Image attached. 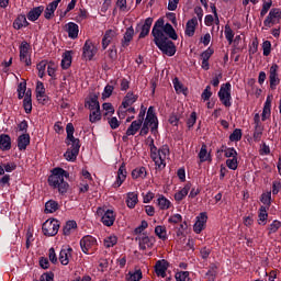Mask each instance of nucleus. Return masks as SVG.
Wrapping results in <instances>:
<instances>
[{
	"mask_svg": "<svg viewBox=\"0 0 281 281\" xmlns=\"http://www.w3.org/2000/svg\"><path fill=\"white\" fill-rule=\"evenodd\" d=\"M126 181V167L123 165L120 167L117 172L116 181L114 182V188H120Z\"/></svg>",
	"mask_w": 281,
	"mask_h": 281,
	"instance_id": "nucleus-29",
	"label": "nucleus"
},
{
	"mask_svg": "<svg viewBox=\"0 0 281 281\" xmlns=\"http://www.w3.org/2000/svg\"><path fill=\"white\" fill-rule=\"evenodd\" d=\"M142 280V270L131 271L126 276V281H139Z\"/></svg>",
	"mask_w": 281,
	"mask_h": 281,
	"instance_id": "nucleus-46",
	"label": "nucleus"
},
{
	"mask_svg": "<svg viewBox=\"0 0 281 281\" xmlns=\"http://www.w3.org/2000/svg\"><path fill=\"white\" fill-rule=\"evenodd\" d=\"M173 87L177 93H182L183 95H188V88H186L183 83L179 82L178 78L173 79Z\"/></svg>",
	"mask_w": 281,
	"mask_h": 281,
	"instance_id": "nucleus-44",
	"label": "nucleus"
},
{
	"mask_svg": "<svg viewBox=\"0 0 281 281\" xmlns=\"http://www.w3.org/2000/svg\"><path fill=\"white\" fill-rule=\"evenodd\" d=\"M117 245V237L115 235H110L104 238V247L111 248Z\"/></svg>",
	"mask_w": 281,
	"mask_h": 281,
	"instance_id": "nucleus-48",
	"label": "nucleus"
},
{
	"mask_svg": "<svg viewBox=\"0 0 281 281\" xmlns=\"http://www.w3.org/2000/svg\"><path fill=\"white\" fill-rule=\"evenodd\" d=\"M43 10H45L43 7H36L31 10L27 14L29 21H38V18L43 14Z\"/></svg>",
	"mask_w": 281,
	"mask_h": 281,
	"instance_id": "nucleus-33",
	"label": "nucleus"
},
{
	"mask_svg": "<svg viewBox=\"0 0 281 281\" xmlns=\"http://www.w3.org/2000/svg\"><path fill=\"white\" fill-rule=\"evenodd\" d=\"M213 54H214V48L209 47L206 50H204L201 54V58H202V60H210V58H212Z\"/></svg>",
	"mask_w": 281,
	"mask_h": 281,
	"instance_id": "nucleus-62",
	"label": "nucleus"
},
{
	"mask_svg": "<svg viewBox=\"0 0 281 281\" xmlns=\"http://www.w3.org/2000/svg\"><path fill=\"white\" fill-rule=\"evenodd\" d=\"M144 117H146V106L142 105L137 120L132 122V124L126 131V135H136L137 131L142 128V124H144Z\"/></svg>",
	"mask_w": 281,
	"mask_h": 281,
	"instance_id": "nucleus-8",
	"label": "nucleus"
},
{
	"mask_svg": "<svg viewBox=\"0 0 281 281\" xmlns=\"http://www.w3.org/2000/svg\"><path fill=\"white\" fill-rule=\"evenodd\" d=\"M280 66L278 64H272L269 69V82H270V89L274 91V89H278V85H280Z\"/></svg>",
	"mask_w": 281,
	"mask_h": 281,
	"instance_id": "nucleus-12",
	"label": "nucleus"
},
{
	"mask_svg": "<svg viewBox=\"0 0 281 281\" xmlns=\"http://www.w3.org/2000/svg\"><path fill=\"white\" fill-rule=\"evenodd\" d=\"M229 139L232 142H240V139H243V131L240 128L234 130V132L229 136Z\"/></svg>",
	"mask_w": 281,
	"mask_h": 281,
	"instance_id": "nucleus-53",
	"label": "nucleus"
},
{
	"mask_svg": "<svg viewBox=\"0 0 281 281\" xmlns=\"http://www.w3.org/2000/svg\"><path fill=\"white\" fill-rule=\"evenodd\" d=\"M157 206L159 210H170V207H172V202H170V200L165 195L160 194L157 198Z\"/></svg>",
	"mask_w": 281,
	"mask_h": 281,
	"instance_id": "nucleus-27",
	"label": "nucleus"
},
{
	"mask_svg": "<svg viewBox=\"0 0 281 281\" xmlns=\"http://www.w3.org/2000/svg\"><path fill=\"white\" fill-rule=\"evenodd\" d=\"M132 179H146V168L139 167L132 171Z\"/></svg>",
	"mask_w": 281,
	"mask_h": 281,
	"instance_id": "nucleus-43",
	"label": "nucleus"
},
{
	"mask_svg": "<svg viewBox=\"0 0 281 281\" xmlns=\"http://www.w3.org/2000/svg\"><path fill=\"white\" fill-rule=\"evenodd\" d=\"M125 203L127 207H130V210H135V205L139 203V195L137 194V192H128L126 194Z\"/></svg>",
	"mask_w": 281,
	"mask_h": 281,
	"instance_id": "nucleus-21",
	"label": "nucleus"
},
{
	"mask_svg": "<svg viewBox=\"0 0 281 281\" xmlns=\"http://www.w3.org/2000/svg\"><path fill=\"white\" fill-rule=\"evenodd\" d=\"M36 99L41 104H45L47 101V94L45 93V85L42 81H37L36 83Z\"/></svg>",
	"mask_w": 281,
	"mask_h": 281,
	"instance_id": "nucleus-20",
	"label": "nucleus"
},
{
	"mask_svg": "<svg viewBox=\"0 0 281 281\" xmlns=\"http://www.w3.org/2000/svg\"><path fill=\"white\" fill-rule=\"evenodd\" d=\"M281 227V222L278 220H274L268 227V234H276V232H278V229H280Z\"/></svg>",
	"mask_w": 281,
	"mask_h": 281,
	"instance_id": "nucleus-52",
	"label": "nucleus"
},
{
	"mask_svg": "<svg viewBox=\"0 0 281 281\" xmlns=\"http://www.w3.org/2000/svg\"><path fill=\"white\" fill-rule=\"evenodd\" d=\"M273 101V97L268 95L263 105L261 120L265 122L266 120H269L271 117V102Z\"/></svg>",
	"mask_w": 281,
	"mask_h": 281,
	"instance_id": "nucleus-22",
	"label": "nucleus"
},
{
	"mask_svg": "<svg viewBox=\"0 0 281 281\" xmlns=\"http://www.w3.org/2000/svg\"><path fill=\"white\" fill-rule=\"evenodd\" d=\"M58 229H60V222L55 218L47 220L42 226L44 236H56V234H58Z\"/></svg>",
	"mask_w": 281,
	"mask_h": 281,
	"instance_id": "nucleus-10",
	"label": "nucleus"
},
{
	"mask_svg": "<svg viewBox=\"0 0 281 281\" xmlns=\"http://www.w3.org/2000/svg\"><path fill=\"white\" fill-rule=\"evenodd\" d=\"M75 131L74 124L68 123L66 126V145L68 149L64 154L66 161H76L78 159V153H80V139L74 137Z\"/></svg>",
	"mask_w": 281,
	"mask_h": 281,
	"instance_id": "nucleus-2",
	"label": "nucleus"
},
{
	"mask_svg": "<svg viewBox=\"0 0 281 281\" xmlns=\"http://www.w3.org/2000/svg\"><path fill=\"white\" fill-rule=\"evenodd\" d=\"M135 34V30L133 27H128L124 34L123 41H122V46L123 47H128L131 45V42L133 41V36Z\"/></svg>",
	"mask_w": 281,
	"mask_h": 281,
	"instance_id": "nucleus-31",
	"label": "nucleus"
},
{
	"mask_svg": "<svg viewBox=\"0 0 281 281\" xmlns=\"http://www.w3.org/2000/svg\"><path fill=\"white\" fill-rule=\"evenodd\" d=\"M177 281H190V272L188 271H180L176 273Z\"/></svg>",
	"mask_w": 281,
	"mask_h": 281,
	"instance_id": "nucleus-57",
	"label": "nucleus"
},
{
	"mask_svg": "<svg viewBox=\"0 0 281 281\" xmlns=\"http://www.w3.org/2000/svg\"><path fill=\"white\" fill-rule=\"evenodd\" d=\"M199 25V20L196 18H192L187 22L184 33L187 36H192L194 32H196V26Z\"/></svg>",
	"mask_w": 281,
	"mask_h": 281,
	"instance_id": "nucleus-26",
	"label": "nucleus"
},
{
	"mask_svg": "<svg viewBox=\"0 0 281 281\" xmlns=\"http://www.w3.org/2000/svg\"><path fill=\"white\" fill-rule=\"evenodd\" d=\"M204 23L207 26L214 25V23H216V25H218V15H216V13H215V19H214V15H206L204 19Z\"/></svg>",
	"mask_w": 281,
	"mask_h": 281,
	"instance_id": "nucleus-56",
	"label": "nucleus"
},
{
	"mask_svg": "<svg viewBox=\"0 0 281 281\" xmlns=\"http://www.w3.org/2000/svg\"><path fill=\"white\" fill-rule=\"evenodd\" d=\"M199 159L202 164L210 159V153H207V145H205V144L202 145L200 153H199Z\"/></svg>",
	"mask_w": 281,
	"mask_h": 281,
	"instance_id": "nucleus-45",
	"label": "nucleus"
},
{
	"mask_svg": "<svg viewBox=\"0 0 281 281\" xmlns=\"http://www.w3.org/2000/svg\"><path fill=\"white\" fill-rule=\"evenodd\" d=\"M224 34L229 45H232V43H234V31L232 30V27H229V25L225 26Z\"/></svg>",
	"mask_w": 281,
	"mask_h": 281,
	"instance_id": "nucleus-54",
	"label": "nucleus"
},
{
	"mask_svg": "<svg viewBox=\"0 0 281 281\" xmlns=\"http://www.w3.org/2000/svg\"><path fill=\"white\" fill-rule=\"evenodd\" d=\"M80 247L83 254H94L95 249H98V239L91 235H87L80 240Z\"/></svg>",
	"mask_w": 281,
	"mask_h": 281,
	"instance_id": "nucleus-6",
	"label": "nucleus"
},
{
	"mask_svg": "<svg viewBox=\"0 0 281 281\" xmlns=\"http://www.w3.org/2000/svg\"><path fill=\"white\" fill-rule=\"evenodd\" d=\"M153 247V240L149 237H143L139 240V248L145 250V249H150Z\"/></svg>",
	"mask_w": 281,
	"mask_h": 281,
	"instance_id": "nucleus-50",
	"label": "nucleus"
},
{
	"mask_svg": "<svg viewBox=\"0 0 281 281\" xmlns=\"http://www.w3.org/2000/svg\"><path fill=\"white\" fill-rule=\"evenodd\" d=\"M155 234L160 238V240H168V231L166 229V226H156Z\"/></svg>",
	"mask_w": 281,
	"mask_h": 281,
	"instance_id": "nucleus-38",
	"label": "nucleus"
},
{
	"mask_svg": "<svg viewBox=\"0 0 281 281\" xmlns=\"http://www.w3.org/2000/svg\"><path fill=\"white\" fill-rule=\"evenodd\" d=\"M32 46H30V43L26 41L22 42L20 45V60L21 63H24L26 67H30L32 65Z\"/></svg>",
	"mask_w": 281,
	"mask_h": 281,
	"instance_id": "nucleus-11",
	"label": "nucleus"
},
{
	"mask_svg": "<svg viewBox=\"0 0 281 281\" xmlns=\"http://www.w3.org/2000/svg\"><path fill=\"white\" fill-rule=\"evenodd\" d=\"M131 10V7L126 3V0H117L115 4L114 12L120 11L123 14H126Z\"/></svg>",
	"mask_w": 281,
	"mask_h": 281,
	"instance_id": "nucleus-37",
	"label": "nucleus"
},
{
	"mask_svg": "<svg viewBox=\"0 0 281 281\" xmlns=\"http://www.w3.org/2000/svg\"><path fill=\"white\" fill-rule=\"evenodd\" d=\"M271 5H273V1H265L262 9L260 11V16H266L267 12H269V10H271Z\"/></svg>",
	"mask_w": 281,
	"mask_h": 281,
	"instance_id": "nucleus-60",
	"label": "nucleus"
},
{
	"mask_svg": "<svg viewBox=\"0 0 281 281\" xmlns=\"http://www.w3.org/2000/svg\"><path fill=\"white\" fill-rule=\"evenodd\" d=\"M143 203H150L155 199V193L148 191L147 193H143Z\"/></svg>",
	"mask_w": 281,
	"mask_h": 281,
	"instance_id": "nucleus-64",
	"label": "nucleus"
},
{
	"mask_svg": "<svg viewBox=\"0 0 281 281\" xmlns=\"http://www.w3.org/2000/svg\"><path fill=\"white\" fill-rule=\"evenodd\" d=\"M89 119L92 124H95V122H100V120H102V114L100 113V109L99 110H90Z\"/></svg>",
	"mask_w": 281,
	"mask_h": 281,
	"instance_id": "nucleus-47",
	"label": "nucleus"
},
{
	"mask_svg": "<svg viewBox=\"0 0 281 281\" xmlns=\"http://www.w3.org/2000/svg\"><path fill=\"white\" fill-rule=\"evenodd\" d=\"M263 56H269L271 54V42L265 41L262 43Z\"/></svg>",
	"mask_w": 281,
	"mask_h": 281,
	"instance_id": "nucleus-63",
	"label": "nucleus"
},
{
	"mask_svg": "<svg viewBox=\"0 0 281 281\" xmlns=\"http://www.w3.org/2000/svg\"><path fill=\"white\" fill-rule=\"evenodd\" d=\"M0 148L1 150H10L11 139L8 135H0Z\"/></svg>",
	"mask_w": 281,
	"mask_h": 281,
	"instance_id": "nucleus-40",
	"label": "nucleus"
},
{
	"mask_svg": "<svg viewBox=\"0 0 281 281\" xmlns=\"http://www.w3.org/2000/svg\"><path fill=\"white\" fill-rule=\"evenodd\" d=\"M30 146V134H22L18 139V148L25 150Z\"/></svg>",
	"mask_w": 281,
	"mask_h": 281,
	"instance_id": "nucleus-32",
	"label": "nucleus"
},
{
	"mask_svg": "<svg viewBox=\"0 0 281 281\" xmlns=\"http://www.w3.org/2000/svg\"><path fill=\"white\" fill-rule=\"evenodd\" d=\"M135 102H137V95L133 94V92H128L122 102V106L128 109V106L135 104Z\"/></svg>",
	"mask_w": 281,
	"mask_h": 281,
	"instance_id": "nucleus-34",
	"label": "nucleus"
},
{
	"mask_svg": "<svg viewBox=\"0 0 281 281\" xmlns=\"http://www.w3.org/2000/svg\"><path fill=\"white\" fill-rule=\"evenodd\" d=\"M65 177H69V172L63 168H55L48 178L49 186L58 190L60 194H67V190H69V183L65 181Z\"/></svg>",
	"mask_w": 281,
	"mask_h": 281,
	"instance_id": "nucleus-4",
	"label": "nucleus"
},
{
	"mask_svg": "<svg viewBox=\"0 0 281 281\" xmlns=\"http://www.w3.org/2000/svg\"><path fill=\"white\" fill-rule=\"evenodd\" d=\"M159 21L162 22L161 26L158 27L160 34H164V36H169V38H172V41H177L178 35L177 32L175 31V27H172L170 25V23L164 24V19H158L155 23V25H157V23H159Z\"/></svg>",
	"mask_w": 281,
	"mask_h": 281,
	"instance_id": "nucleus-14",
	"label": "nucleus"
},
{
	"mask_svg": "<svg viewBox=\"0 0 281 281\" xmlns=\"http://www.w3.org/2000/svg\"><path fill=\"white\" fill-rule=\"evenodd\" d=\"M74 249L71 247H64L59 252V262L64 266L69 265Z\"/></svg>",
	"mask_w": 281,
	"mask_h": 281,
	"instance_id": "nucleus-17",
	"label": "nucleus"
},
{
	"mask_svg": "<svg viewBox=\"0 0 281 281\" xmlns=\"http://www.w3.org/2000/svg\"><path fill=\"white\" fill-rule=\"evenodd\" d=\"M82 50V56L86 60H93V57L98 54V47L89 40L86 41Z\"/></svg>",
	"mask_w": 281,
	"mask_h": 281,
	"instance_id": "nucleus-15",
	"label": "nucleus"
},
{
	"mask_svg": "<svg viewBox=\"0 0 281 281\" xmlns=\"http://www.w3.org/2000/svg\"><path fill=\"white\" fill-rule=\"evenodd\" d=\"M207 225V213L202 212L195 217V223L193 225V232L195 234H201Z\"/></svg>",
	"mask_w": 281,
	"mask_h": 281,
	"instance_id": "nucleus-16",
	"label": "nucleus"
},
{
	"mask_svg": "<svg viewBox=\"0 0 281 281\" xmlns=\"http://www.w3.org/2000/svg\"><path fill=\"white\" fill-rule=\"evenodd\" d=\"M87 105L90 111H98L100 110V102H98V99L92 98L87 102Z\"/></svg>",
	"mask_w": 281,
	"mask_h": 281,
	"instance_id": "nucleus-55",
	"label": "nucleus"
},
{
	"mask_svg": "<svg viewBox=\"0 0 281 281\" xmlns=\"http://www.w3.org/2000/svg\"><path fill=\"white\" fill-rule=\"evenodd\" d=\"M60 1L61 0H55L47 5L44 12L45 19H52V16H54V13L56 12V9L58 8V3H60Z\"/></svg>",
	"mask_w": 281,
	"mask_h": 281,
	"instance_id": "nucleus-28",
	"label": "nucleus"
},
{
	"mask_svg": "<svg viewBox=\"0 0 281 281\" xmlns=\"http://www.w3.org/2000/svg\"><path fill=\"white\" fill-rule=\"evenodd\" d=\"M58 207H59L58 202L50 200L45 204V212L46 214H54V212H56Z\"/></svg>",
	"mask_w": 281,
	"mask_h": 281,
	"instance_id": "nucleus-42",
	"label": "nucleus"
},
{
	"mask_svg": "<svg viewBox=\"0 0 281 281\" xmlns=\"http://www.w3.org/2000/svg\"><path fill=\"white\" fill-rule=\"evenodd\" d=\"M161 21L154 25L151 31L154 41L158 49H160L162 54H166V56H175V54H177V47L175 46V43H172V41L168 40L166 35L161 34V32L159 31V27H161Z\"/></svg>",
	"mask_w": 281,
	"mask_h": 281,
	"instance_id": "nucleus-1",
	"label": "nucleus"
},
{
	"mask_svg": "<svg viewBox=\"0 0 281 281\" xmlns=\"http://www.w3.org/2000/svg\"><path fill=\"white\" fill-rule=\"evenodd\" d=\"M155 271L157 276H160V278H166V271H168V261L166 260H159L156 262Z\"/></svg>",
	"mask_w": 281,
	"mask_h": 281,
	"instance_id": "nucleus-25",
	"label": "nucleus"
},
{
	"mask_svg": "<svg viewBox=\"0 0 281 281\" xmlns=\"http://www.w3.org/2000/svg\"><path fill=\"white\" fill-rule=\"evenodd\" d=\"M113 90H114L113 86L111 85L105 86L102 92V99L106 100V98H111V95L113 94Z\"/></svg>",
	"mask_w": 281,
	"mask_h": 281,
	"instance_id": "nucleus-61",
	"label": "nucleus"
},
{
	"mask_svg": "<svg viewBox=\"0 0 281 281\" xmlns=\"http://www.w3.org/2000/svg\"><path fill=\"white\" fill-rule=\"evenodd\" d=\"M281 20V11L280 9H271L268 16L263 21L265 27H273L277 23H280Z\"/></svg>",
	"mask_w": 281,
	"mask_h": 281,
	"instance_id": "nucleus-13",
	"label": "nucleus"
},
{
	"mask_svg": "<svg viewBox=\"0 0 281 281\" xmlns=\"http://www.w3.org/2000/svg\"><path fill=\"white\" fill-rule=\"evenodd\" d=\"M65 32H67L68 36L72 40L76 41V38H78V34L80 32V29L78 26V24L74 23V22H68L65 26H64Z\"/></svg>",
	"mask_w": 281,
	"mask_h": 281,
	"instance_id": "nucleus-18",
	"label": "nucleus"
},
{
	"mask_svg": "<svg viewBox=\"0 0 281 281\" xmlns=\"http://www.w3.org/2000/svg\"><path fill=\"white\" fill-rule=\"evenodd\" d=\"M77 228H78V224L76 223V221H68L64 226L65 236H69V234H72V232H76Z\"/></svg>",
	"mask_w": 281,
	"mask_h": 281,
	"instance_id": "nucleus-39",
	"label": "nucleus"
},
{
	"mask_svg": "<svg viewBox=\"0 0 281 281\" xmlns=\"http://www.w3.org/2000/svg\"><path fill=\"white\" fill-rule=\"evenodd\" d=\"M158 126L159 121L157 120V115H155V108L149 106L143 127L140 128V135H148V131H151L154 135H157Z\"/></svg>",
	"mask_w": 281,
	"mask_h": 281,
	"instance_id": "nucleus-5",
	"label": "nucleus"
},
{
	"mask_svg": "<svg viewBox=\"0 0 281 281\" xmlns=\"http://www.w3.org/2000/svg\"><path fill=\"white\" fill-rule=\"evenodd\" d=\"M97 214L101 216V222L105 227H112V225L115 223V211L108 209L104 210V207H98Z\"/></svg>",
	"mask_w": 281,
	"mask_h": 281,
	"instance_id": "nucleus-7",
	"label": "nucleus"
},
{
	"mask_svg": "<svg viewBox=\"0 0 281 281\" xmlns=\"http://www.w3.org/2000/svg\"><path fill=\"white\" fill-rule=\"evenodd\" d=\"M226 166L229 168V170H237L238 169V156L234 158H228L226 160Z\"/></svg>",
	"mask_w": 281,
	"mask_h": 281,
	"instance_id": "nucleus-51",
	"label": "nucleus"
},
{
	"mask_svg": "<svg viewBox=\"0 0 281 281\" xmlns=\"http://www.w3.org/2000/svg\"><path fill=\"white\" fill-rule=\"evenodd\" d=\"M117 36L116 30H108L102 38V48L106 49L111 43H113L114 38Z\"/></svg>",
	"mask_w": 281,
	"mask_h": 281,
	"instance_id": "nucleus-19",
	"label": "nucleus"
},
{
	"mask_svg": "<svg viewBox=\"0 0 281 281\" xmlns=\"http://www.w3.org/2000/svg\"><path fill=\"white\" fill-rule=\"evenodd\" d=\"M14 30H21L27 27V18L25 15H19L13 22Z\"/></svg>",
	"mask_w": 281,
	"mask_h": 281,
	"instance_id": "nucleus-35",
	"label": "nucleus"
},
{
	"mask_svg": "<svg viewBox=\"0 0 281 281\" xmlns=\"http://www.w3.org/2000/svg\"><path fill=\"white\" fill-rule=\"evenodd\" d=\"M222 153H224V156L227 159H232L234 157H238V151H236L234 149V147H225L224 149H222Z\"/></svg>",
	"mask_w": 281,
	"mask_h": 281,
	"instance_id": "nucleus-49",
	"label": "nucleus"
},
{
	"mask_svg": "<svg viewBox=\"0 0 281 281\" xmlns=\"http://www.w3.org/2000/svg\"><path fill=\"white\" fill-rule=\"evenodd\" d=\"M23 106L25 113H32V91H26V94L23 100Z\"/></svg>",
	"mask_w": 281,
	"mask_h": 281,
	"instance_id": "nucleus-36",
	"label": "nucleus"
},
{
	"mask_svg": "<svg viewBox=\"0 0 281 281\" xmlns=\"http://www.w3.org/2000/svg\"><path fill=\"white\" fill-rule=\"evenodd\" d=\"M190 188V183H187L182 189L178 190L173 195L175 201H177V203H181V201L188 196Z\"/></svg>",
	"mask_w": 281,
	"mask_h": 281,
	"instance_id": "nucleus-24",
	"label": "nucleus"
},
{
	"mask_svg": "<svg viewBox=\"0 0 281 281\" xmlns=\"http://www.w3.org/2000/svg\"><path fill=\"white\" fill-rule=\"evenodd\" d=\"M153 26V18H147L142 26L139 38H146L150 34V27Z\"/></svg>",
	"mask_w": 281,
	"mask_h": 281,
	"instance_id": "nucleus-30",
	"label": "nucleus"
},
{
	"mask_svg": "<svg viewBox=\"0 0 281 281\" xmlns=\"http://www.w3.org/2000/svg\"><path fill=\"white\" fill-rule=\"evenodd\" d=\"M218 98L224 106H232V83L227 82L221 86Z\"/></svg>",
	"mask_w": 281,
	"mask_h": 281,
	"instance_id": "nucleus-9",
	"label": "nucleus"
},
{
	"mask_svg": "<svg viewBox=\"0 0 281 281\" xmlns=\"http://www.w3.org/2000/svg\"><path fill=\"white\" fill-rule=\"evenodd\" d=\"M74 60V53L72 50H66L61 55V68L69 69L71 67V61Z\"/></svg>",
	"mask_w": 281,
	"mask_h": 281,
	"instance_id": "nucleus-23",
	"label": "nucleus"
},
{
	"mask_svg": "<svg viewBox=\"0 0 281 281\" xmlns=\"http://www.w3.org/2000/svg\"><path fill=\"white\" fill-rule=\"evenodd\" d=\"M146 144L149 145L150 148V157L159 170H164L166 168V159H168V155H170V149L168 146H162L159 150L155 146V139L153 137H148L146 139Z\"/></svg>",
	"mask_w": 281,
	"mask_h": 281,
	"instance_id": "nucleus-3",
	"label": "nucleus"
},
{
	"mask_svg": "<svg viewBox=\"0 0 281 281\" xmlns=\"http://www.w3.org/2000/svg\"><path fill=\"white\" fill-rule=\"evenodd\" d=\"M49 64H47V61L43 60L37 65V71H38V76L40 78H43L45 76V69H47V66Z\"/></svg>",
	"mask_w": 281,
	"mask_h": 281,
	"instance_id": "nucleus-59",
	"label": "nucleus"
},
{
	"mask_svg": "<svg viewBox=\"0 0 281 281\" xmlns=\"http://www.w3.org/2000/svg\"><path fill=\"white\" fill-rule=\"evenodd\" d=\"M102 109L104 111L105 116L113 115V113H115V109L111 103H103Z\"/></svg>",
	"mask_w": 281,
	"mask_h": 281,
	"instance_id": "nucleus-58",
	"label": "nucleus"
},
{
	"mask_svg": "<svg viewBox=\"0 0 281 281\" xmlns=\"http://www.w3.org/2000/svg\"><path fill=\"white\" fill-rule=\"evenodd\" d=\"M258 223L259 225H267V218H269V213H267V207L261 206L259 209V214H258Z\"/></svg>",
	"mask_w": 281,
	"mask_h": 281,
	"instance_id": "nucleus-41",
	"label": "nucleus"
}]
</instances>
